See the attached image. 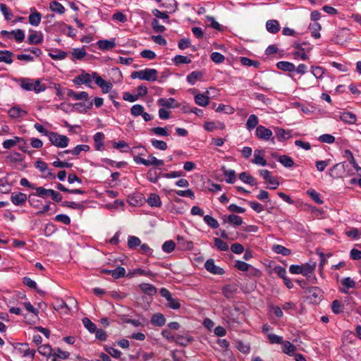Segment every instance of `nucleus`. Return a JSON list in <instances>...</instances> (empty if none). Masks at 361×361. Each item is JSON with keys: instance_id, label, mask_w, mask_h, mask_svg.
<instances>
[{"instance_id": "f257e3e1", "label": "nucleus", "mask_w": 361, "mask_h": 361, "mask_svg": "<svg viewBox=\"0 0 361 361\" xmlns=\"http://www.w3.org/2000/svg\"><path fill=\"white\" fill-rule=\"evenodd\" d=\"M158 72L154 68H146L138 71H134L130 77L133 79L139 78L140 80L147 81H155L157 79Z\"/></svg>"}, {"instance_id": "864d4df0", "label": "nucleus", "mask_w": 361, "mask_h": 361, "mask_svg": "<svg viewBox=\"0 0 361 361\" xmlns=\"http://www.w3.org/2000/svg\"><path fill=\"white\" fill-rule=\"evenodd\" d=\"M23 159V155L18 152H13L6 157V161L11 163L20 162Z\"/></svg>"}, {"instance_id": "cd10ccee", "label": "nucleus", "mask_w": 361, "mask_h": 361, "mask_svg": "<svg viewBox=\"0 0 361 361\" xmlns=\"http://www.w3.org/2000/svg\"><path fill=\"white\" fill-rule=\"evenodd\" d=\"M316 262H310L305 264L302 265V275L309 277L310 275L313 273L315 267H316Z\"/></svg>"}, {"instance_id": "b1692460", "label": "nucleus", "mask_w": 361, "mask_h": 361, "mask_svg": "<svg viewBox=\"0 0 361 361\" xmlns=\"http://www.w3.org/2000/svg\"><path fill=\"white\" fill-rule=\"evenodd\" d=\"M267 31L271 34H276L280 30V25L276 20H269L266 23Z\"/></svg>"}, {"instance_id": "9d476101", "label": "nucleus", "mask_w": 361, "mask_h": 361, "mask_svg": "<svg viewBox=\"0 0 361 361\" xmlns=\"http://www.w3.org/2000/svg\"><path fill=\"white\" fill-rule=\"evenodd\" d=\"M92 80H93L92 79V73L89 74V73L83 71L80 75L76 76L73 79V81L74 84H75L77 85L85 84L88 87H91L90 83L92 82Z\"/></svg>"}, {"instance_id": "412c9836", "label": "nucleus", "mask_w": 361, "mask_h": 361, "mask_svg": "<svg viewBox=\"0 0 361 361\" xmlns=\"http://www.w3.org/2000/svg\"><path fill=\"white\" fill-rule=\"evenodd\" d=\"M21 142H23L24 143H25L23 138L18 137V136H15L13 139L5 140L3 142L2 145L4 149H11V148L13 147L14 146L16 145L17 143H20Z\"/></svg>"}, {"instance_id": "e433bc0d", "label": "nucleus", "mask_w": 361, "mask_h": 361, "mask_svg": "<svg viewBox=\"0 0 361 361\" xmlns=\"http://www.w3.org/2000/svg\"><path fill=\"white\" fill-rule=\"evenodd\" d=\"M278 161L285 167L290 168L293 166L294 161L293 159L288 155H280L278 157Z\"/></svg>"}, {"instance_id": "f03ea898", "label": "nucleus", "mask_w": 361, "mask_h": 361, "mask_svg": "<svg viewBox=\"0 0 361 361\" xmlns=\"http://www.w3.org/2000/svg\"><path fill=\"white\" fill-rule=\"evenodd\" d=\"M48 137L51 143L57 147L64 148L69 143V138L67 136L55 132H51L48 134Z\"/></svg>"}, {"instance_id": "f3484780", "label": "nucleus", "mask_w": 361, "mask_h": 361, "mask_svg": "<svg viewBox=\"0 0 361 361\" xmlns=\"http://www.w3.org/2000/svg\"><path fill=\"white\" fill-rule=\"evenodd\" d=\"M43 41V35L41 32H33L29 35L27 42L29 44H39Z\"/></svg>"}, {"instance_id": "dca6fc26", "label": "nucleus", "mask_w": 361, "mask_h": 361, "mask_svg": "<svg viewBox=\"0 0 361 361\" xmlns=\"http://www.w3.org/2000/svg\"><path fill=\"white\" fill-rule=\"evenodd\" d=\"M341 284L343 288H340V291L343 293H348L349 288H355L356 283L355 281L351 279L350 277H345L341 280Z\"/></svg>"}, {"instance_id": "4be33fe9", "label": "nucleus", "mask_w": 361, "mask_h": 361, "mask_svg": "<svg viewBox=\"0 0 361 361\" xmlns=\"http://www.w3.org/2000/svg\"><path fill=\"white\" fill-rule=\"evenodd\" d=\"M49 8L52 12L60 15H62L66 12L65 7L57 1H51L49 3Z\"/></svg>"}, {"instance_id": "603ef678", "label": "nucleus", "mask_w": 361, "mask_h": 361, "mask_svg": "<svg viewBox=\"0 0 361 361\" xmlns=\"http://www.w3.org/2000/svg\"><path fill=\"white\" fill-rule=\"evenodd\" d=\"M240 62L242 65L245 66H254L255 68H258L259 66V62L257 61H253L249 58L242 56L240 58Z\"/></svg>"}, {"instance_id": "1a4fd4ad", "label": "nucleus", "mask_w": 361, "mask_h": 361, "mask_svg": "<svg viewBox=\"0 0 361 361\" xmlns=\"http://www.w3.org/2000/svg\"><path fill=\"white\" fill-rule=\"evenodd\" d=\"M27 200V195L20 192H13L11 195V201L16 206L25 205Z\"/></svg>"}, {"instance_id": "3c124183", "label": "nucleus", "mask_w": 361, "mask_h": 361, "mask_svg": "<svg viewBox=\"0 0 361 361\" xmlns=\"http://www.w3.org/2000/svg\"><path fill=\"white\" fill-rule=\"evenodd\" d=\"M38 352L41 355L47 357L52 356L53 350L49 345H42L38 348Z\"/></svg>"}, {"instance_id": "ea45409f", "label": "nucleus", "mask_w": 361, "mask_h": 361, "mask_svg": "<svg viewBox=\"0 0 361 361\" xmlns=\"http://www.w3.org/2000/svg\"><path fill=\"white\" fill-rule=\"evenodd\" d=\"M276 136L279 139V140H285L290 137V133L289 131H286L283 128H275Z\"/></svg>"}, {"instance_id": "ddd939ff", "label": "nucleus", "mask_w": 361, "mask_h": 361, "mask_svg": "<svg viewBox=\"0 0 361 361\" xmlns=\"http://www.w3.org/2000/svg\"><path fill=\"white\" fill-rule=\"evenodd\" d=\"M177 245L179 250H191L193 248V243L190 240L185 239L183 236H177Z\"/></svg>"}, {"instance_id": "69168bd1", "label": "nucleus", "mask_w": 361, "mask_h": 361, "mask_svg": "<svg viewBox=\"0 0 361 361\" xmlns=\"http://www.w3.org/2000/svg\"><path fill=\"white\" fill-rule=\"evenodd\" d=\"M214 245L221 251H227L228 250V244L219 238H214Z\"/></svg>"}, {"instance_id": "a211bd4d", "label": "nucleus", "mask_w": 361, "mask_h": 361, "mask_svg": "<svg viewBox=\"0 0 361 361\" xmlns=\"http://www.w3.org/2000/svg\"><path fill=\"white\" fill-rule=\"evenodd\" d=\"M293 47L298 49L297 51L294 52L293 54V57L295 59H300L302 60H307L308 59L307 54L305 52L304 49L302 48V46L301 44L299 43H295L293 44Z\"/></svg>"}, {"instance_id": "6e6552de", "label": "nucleus", "mask_w": 361, "mask_h": 361, "mask_svg": "<svg viewBox=\"0 0 361 361\" xmlns=\"http://www.w3.org/2000/svg\"><path fill=\"white\" fill-rule=\"evenodd\" d=\"M204 268L212 274L223 275L225 273L224 269L215 264L213 259H209L206 261Z\"/></svg>"}, {"instance_id": "7ed1b4c3", "label": "nucleus", "mask_w": 361, "mask_h": 361, "mask_svg": "<svg viewBox=\"0 0 361 361\" xmlns=\"http://www.w3.org/2000/svg\"><path fill=\"white\" fill-rule=\"evenodd\" d=\"M255 135L259 140L265 141L271 140L272 143H275L272 131L263 126H258L257 127Z\"/></svg>"}, {"instance_id": "473e14b6", "label": "nucleus", "mask_w": 361, "mask_h": 361, "mask_svg": "<svg viewBox=\"0 0 361 361\" xmlns=\"http://www.w3.org/2000/svg\"><path fill=\"white\" fill-rule=\"evenodd\" d=\"M166 322L164 316L161 313L154 314L151 319V323L157 326H162Z\"/></svg>"}, {"instance_id": "2eb2a0df", "label": "nucleus", "mask_w": 361, "mask_h": 361, "mask_svg": "<svg viewBox=\"0 0 361 361\" xmlns=\"http://www.w3.org/2000/svg\"><path fill=\"white\" fill-rule=\"evenodd\" d=\"M339 114V118L345 123L355 124L356 123L357 118L355 114H354L353 113L349 111H344L340 112Z\"/></svg>"}, {"instance_id": "6ab92c4d", "label": "nucleus", "mask_w": 361, "mask_h": 361, "mask_svg": "<svg viewBox=\"0 0 361 361\" xmlns=\"http://www.w3.org/2000/svg\"><path fill=\"white\" fill-rule=\"evenodd\" d=\"M159 106L166 107V108H175L178 106V104L174 98L170 97L168 99L160 98L157 100Z\"/></svg>"}, {"instance_id": "09e8293b", "label": "nucleus", "mask_w": 361, "mask_h": 361, "mask_svg": "<svg viewBox=\"0 0 361 361\" xmlns=\"http://www.w3.org/2000/svg\"><path fill=\"white\" fill-rule=\"evenodd\" d=\"M272 250L277 254L282 255L283 256H288L291 252L289 249L281 245H274L272 247Z\"/></svg>"}, {"instance_id": "774afa93", "label": "nucleus", "mask_w": 361, "mask_h": 361, "mask_svg": "<svg viewBox=\"0 0 361 361\" xmlns=\"http://www.w3.org/2000/svg\"><path fill=\"white\" fill-rule=\"evenodd\" d=\"M345 235L350 238L357 239L361 237V233L356 228H350L349 230L345 231Z\"/></svg>"}, {"instance_id": "aec40b11", "label": "nucleus", "mask_w": 361, "mask_h": 361, "mask_svg": "<svg viewBox=\"0 0 361 361\" xmlns=\"http://www.w3.org/2000/svg\"><path fill=\"white\" fill-rule=\"evenodd\" d=\"M237 291V287L233 284H228L222 287V293L228 299L233 298Z\"/></svg>"}, {"instance_id": "c85d7f7f", "label": "nucleus", "mask_w": 361, "mask_h": 361, "mask_svg": "<svg viewBox=\"0 0 361 361\" xmlns=\"http://www.w3.org/2000/svg\"><path fill=\"white\" fill-rule=\"evenodd\" d=\"M276 67L283 71L293 72L295 69V66L293 63L288 61H279L276 63Z\"/></svg>"}, {"instance_id": "0e129e2a", "label": "nucleus", "mask_w": 361, "mask_h": 361, "mask_svg": "<svg viewBox=\"0 0 361 361\" xmlns=\"http://www.w3.org/2000/svg\"><path fill=\"white\" fill-rule=\"evenodd\" d=\"M204 222L212 228H217L219 226L218 221L209 215L204 216Z\"/></svg>"}, {"instance_id": "8fccbe9b", "label": "nucleus", "mask_w": 361, "mask_h": 361, "mask_svg": "<svg viewBox=\"0 0 361 361\" xmlns=\"http://www.w3.org/2000/svg\"><path fill=\"white\" fill-rule=\"evenodd\" d=\"M23 284L30 287L32 289L36 290L39 293L44 294V291L38 290L37 287V283L35 281L31 279L30 277L25 276L23 279Z\"/></svg>"}, {"instance_id": "5fc2aeb1", "label": "nucleus", "mask_w": 361, "mask_h": 361, "mask_svg": "<svg viewBox=\"0 0 361 361\" xmlns=\"http://www.w3.org/2000/svg\"><path fill=\"white\" fill-rule=\"evenodd\" d=\"M71 54L74 59L80 60L86 56L87 52L85 51V49L83 47L82 48H75L73 50V51L71 52Z\"/></svg>"}, {"instance_id": "0eeeda50", "label": "nucleus", "mask_w": 361, "mask_h": 361, "mask_svg": "<svg viewBox=\"0 0 361 361\" xmlns=\"http://www.w3.org/2000/svg\"><path fill=\"white\" fill-rule=\"evenodd\" d=\"M346 168H349V164L346 162L336 164L329 169V175L334 178L341 177L343 176L342 171H345Z\"/></svg>"}, {"instance_id": "bf43d9fd", "label": "nucleus", "mask_w": 361, "mask_h": 361, "mask_svg": "<svg viewBox=\"0 0 361 361\" xmlns=\"http://www.w3.org/2000/svg\"><path fill=\"white\" fill-rule=\"evenodd\" d=\"M307 193L317 204H322L324 202L321 198L320 194L313 189L308 190Z\"/></svg>"}, {"instance_id": "7c9ffc66", "label": "nucleus", "mask_w": 361, "mask_h": 361, "mask_svg": "<svg viewBox=\"0 0 361 361\" xmlns=\"http://www.w3.org/2000/svg\"><path fill=\"white\" fill-rule=\"evenodd\" d=\"M94 141V147L97 150L100 151L104 145L103 141L104 140V134L102 132H97L93 136Z\"/></svg>"}, {"instance_id": "79ce46f5", "label": "nucleus", "mask_w": 361, "mask_h": 361, "mask_svg": "<svg viewBox=\"0 0 361 361\" xmlns=\"http://www.w3.org/2000/svg\"><path fill=\"white\" fill-rule=\"evenodd\" d=\"M20 350L25 357H34L35 354V350L34 349H30L27 343L20 344Z\"/></svg>"}, {"instance_id": "37998d69", "label": "nucleus", "mask_w": 361, "mask_h": 361, "mask_svg": "<svg viewBox=\"0 0 361 361\" xmlns=\"http://www.w3.org/2000/svg\"><path fill=\"white\" fill-rule=\"evenodd\" d=\"M202 77V73L200 71H192L187 76V81L190 85H194L196 81Z\"/></svg>"}, {"instance_id": "a878e982", "label": "nucleus", "mask_w": 361, "mask_h": 361, "mask_svg": "<svg viewBox=\"0 0 361 361\" xmlns=\"http://www.w3.org/2000/svg\"><path fill=\"white\" fill-rule=\"evenodd\" d=\"M140 289L148 295H154L157 293V288L154 286L149 283H141L139 285Z\"/></svg>"}, {"instance_id": "680f3d73", "label": "nucleus", "mask_w": 361, "mask_h": 361, "mask_svg": "<svg viewBox=\"0 0 361 361\" xmlns=\"http://www.w3.org/2000/svg\"><path fill=\"white\" fill-rule=\"evenodd\" d=\"M0 11L6 20H10L13 17V13L5 4H0Z\"/></svg>"}, {"instance_id": "20e7f679", "label": "nucleus", "mask_w": 361, "mask_h": 361, "mask_svg": "<svg viewBox=\"0 0 361 361\" xmlns=\"http://www.w3.org/2000/svg\"><path fill=\"white\" fill-rule=\"evenodd\" d=\"M259 175L266 180L267 183L270 184L267 186V189L276 190L279 185V181L277 178L271 176V172L267 169H262L259 171Z\"/></svg>"}, {"instance_id": "c9c22d12", "label": "nucleus", "mask_w": 361, "mask_h": 361, "mask_svg": "<svg viewBox=\"0 0 361 361\" xmlns=\"http://www.w3.org/2000/svg\"><path fill=\"white\" fill-rule=\"evenodd\" d=\"M209 98L204 94H197L195 96V103L201 106H206L209 104Z\"/></svg>"}, {"instance_id": "a18cd8bd", "label": "nucleus", "mask_w": 361, "mask_h": 361, "mask_svg": "<svg viewBox=\"0 0 361 361\" xmlns=\"http://www.w3.org/2000/svg\"><path fill=\"white\" fill-rule=\"evenodd\" d=\"M141 240L138 237L130 235L128 238V246L130 249H135L137 246H140Z\"/></svg>"}, {"instance_id": "2f4dec72", "label": "nucleus", "mask_w": 361, "mask_h": 361, "mask_svg": "<svg viewBox=\"0 0 361 361\" xmlns=\"http://www.w3.org/2000/svg\"><path fill=\"white\" fill-rule=\"evenodd\" d=\"M8 114L10 117L13 118H17L25 115L27 112L20 109L19 106H13L8 110Z\"/></svg>"}, {"instance_id": "49530a36", "label": "nucleus", "mask_w": 361, "mask_h": 361, "mask_svg": "<svg viewBox=\"0 0 361 361\" xmlns=\"http://www.w3.org/2000/svg\"><path fill=\"white\" fill-rule=\"evenodd\" d=\"M0 54H3V56H0V62H5L6 63L11 64L13 62L11 56H13V53L10 51H1L0 50Z\"/></svg>"}, {"instance_id": "052dcab7", "label": "nucleus", "mask_w": 361, "mask_h": 361, "mask_svg": "<svg viewBox=\"0 0 361 361\" xmlns=\"http://www.w3.org/2000/svg\"><path fill=\"white\" fill-rule=\"evenodd\" d=\"M295 350V347L289 341H285L283 343L282 351L288 355H290Z\"/></svg>"}, {"instance_id": "338daca9", "label": "nucleus", "mask_w": 361, "mask_h": 361, "mask_svg": "<svg viewBox=\"0 0 361 361\" xmlns=\"http://www.w3.org/2000/svg\"><path fill=\"white\" fill-rule=\"evenodd\" d=\"M126 275V269L122 267H118L112 269V277L115 279L123 277Z\"/></svg>"}, {"instance_id": "4c0bfd02", "label": "nucleus", "mask_w": 361, "mask_h": 361, "mask_svg": "<svg viewBox=\"0 0 361 361\" xmlns=\"http://www.w3.org/2000/svg\"><path fill=\"white\" fill-rule=\"evenodd\" d=\"M220 361H235V357L232 351L229 349L222 350L219 355Z\"/></svg>"}, {"instance_id": "58836bf2", "label": "nucleus", "mask_w": 361, "mask_h": 361, "mask_svg": "<svg viewBox=\"0 0 361 361\" xmlns=\"http://www.w3.org/2000/svg\"><path fill=\"white\" fill-rule=\"evenodd\" d=\"M259 120L256 115L252 114L249 116L247 122H246V128L247 130H251L255 128H257L258 126Z\"/></svg>"}, {"instance_id": "9b49d317", "label": "nucleus", "mask_w": 361, "mask_h": 361, "mask_svg": "<svg viewBox=\"0 0 361 361\" xmlns=\"http://www.w3.org/2000/svg\"><path fill=\"white\" fill-rule=\"evenodd\" d=\"M42 15L35 7L30 8V14L28 17L29 23L32 26H38L40 24Z\"/></svg>"}, {"instance_id": "c756f323", "label": "nucleus", "mask_w": 361, "mask_h": 361, "mask_svg": "<svg viewBox=\"0 0 361 361\" xmlns=\"http://www.w3.org/2000/svg\"><path fill=\"white\" fill-rule=\"evenodd\" d=\"M147 202L151 207H160L162 204L160 197L155 193H151L149 195L147 200Z\"/></svg>"}, {"instance_id": "f704fd0d", "label": "nucleus", "mask_w": 361, "mask_h": 361, "mask_svg": "<svg viewBox=\"0 0 361 361\" xmlns=\"http://www.w3.org/2000/svg\"><path fill=\"white\" fill-rule=\"evenodd\" d=\"M67 94L75 100H87L89 97L86 92H75L72 90H69Z\"/></svg>"}, {"instance_id": "4468645a", "label": "nucleus", "mask_w": 361, "mask_h": 361, "mask_svg": "<svg viewBox=\"0 0 361 361\" xmlns=\"http://www.w3.org/2000/svg\"><path fill=\"white\" fill-rule=\"evenodd\" d=\"M264 151L256 149L254 152V159L252 163L257 165L264 166L267 164V161L264 158Z\"/></svg>"}, {"instance_id": "6e6d98bb", "label": "nucleus", "mask_w": 361, "mask_h": 361, "mask_svg": "<svg viewBox=\"0 0 361 361\" xmlns=\"http://www.w3.org/2000/svg\"><path fill=\"white\" fill-rule=\"evenodd\" d=\"M159 178V174L154 169H149L147 173V179L153 183H156Z\"/></svg>"}, {"instance_id": "5701e85b", "label": "nucleus", "mask_w": 361, "mask_h": 361, "mask_svg": "<svg viewBox=\"0 0 361 361\" xmlns=\"http://www.w3.org/2000/svg\"><path fill=\"white\" fill-rule=\"evenodd\" d=\"M97 45L100 49L110 50L115 47L116 43L114 39L111 40L102 39L97 42Z\"/></svg>"}, {"instance_id": "4d7b16f0", "label": "nucleus", "mask_w": 361, "mask_h": 361, "mask_svg": "<svg viewBox=\"0 0 361 361\" xmlns=\"http://www.w3.org/2000/svg\"><path fill=\"white\" fill-rule=\"evenodd\" d=\"M33 80L30 78H23L20 80V86L23 89L27 91L33 90Z\"/></svg>"}, {"instance_id": "72a5a7b5", "label": "nucleus", "mask_w": 361, "mask_h": 361, "mask_svg": "<svg viewBox=\"0 0 361 361\" xmlns=\"http://www.w3.org/2000/svg\"><path fill=\"white\" fill-rule=\"evenodd\" d=\"M239 178L243 182L247 183L252 186L257 185L256 179L246 172L240 173L239 174Z\"/></svg>"}, {"instance_id": "e2e57ef3", "label": "nucleus", "mask_w": 361, "mask_h": 361, "mask_svg": "<svg viewBox=\"0 0 361 361\" xmlns=\"http://www.w3.org/2000/svg\"><path fill=\"white\" fill-rule=\"evenodd\" d=\"M176 244L173 240H167L162 245V250L166 253H171L174 250Z\"/></svg>"}, {"instance_id": "de8ad7c7", "label": "nucleus", "mask_w": 361, "mask_h": 361, "mask_svg": "<svg viewBox=\"0 0 361 361\" xmlns=\"http://www.w3.org/2000/svg\"><path fill=\"white\" fill-rule=\"evenodd\" d=\"M343 309L344 305L341 304L338 300H335L331 302V310L334 314H338L343 312Z\"/></svg>"}, {"instance_id": "c03bdc74", "label": "nucleus", "mask_w": 361, "mask_h": 361, "mask_svg": "<svg viewBox=\"0 0 361 361\" xmlns=\"http://www.w3.org/2000/svg\"><path fill=\"white\" fill-rule=\"evenodd\" d=\"M225 222L231 224L235 226H240L243 224V219L240 216L235 214H230L227 216V220Z\"/></svg>"}, {"instance_id": "393cba45", "label": "nucleus", "mask_w": 361, "mask_h": 361, "mask_svg": "<svg viewBox=\"0 0 361 361\" xmlns=\"http://www.w3.org/2000/svg\"><path fill=\"white\" fill-rule=\"evenodd\" d=\"M193 341V338L190 335H176L174 341L182 346H186L188 343Z\"/></svg>"}, {"instance_id": "f8f14e48", "label": "nucleus", "mask_w": 361, "mask_h": 361, "mask_svg": "<svg viewBox=\"0 0 361 361\" xmlns=\"http://www.w3.org/2000/svg\"><path fill=\"white\" fill-rule=\"evenodd\" d=\"M163 191L164 193L167 195H171L173 192H176L178 195L180 197H189L192 200L195 199V193L193 191L190 189H188L186 190H168V189H163Z\"/></svg>"}, {"instance_id": "bb28decb", "label": "nucleus", "mask_w": 361, "mask_h": 361, "mask_svg": "<svg viewBox=\"0 0 361 361\" xmlns=\"http://www.w3.org/2000/svg\"><path fill=\"white\" fill-rule=\"evenodd\" d=\"M221 171L225 177H226V181L228 183H233L235 180V172L232 169H227L225 166H222Z\"/></svg>"}, {"instance_id": "39448f33", "label": "nucleus", "mask_w": 361, "mask_h": 361, "mask_svg": "<svg viewBox=\"0 0 361 361\" xmlns=\"http://www.w3.org/2000/svg\"><path fill=\"white\" fill-rule=\"evenodd\" d=\"M92 79L95 83L102 89L103 93H107L111 91L113 87L111 82L104 80L97 72H92Z\"/></svg>"}, {"instance_id": "a19ab883", "label": "nucleus", "mask_w": 361, "mask_h": 361, "mask_svg": "<svg viewBox=\"0 0 361 361\" xmlns=\"http://www.w3.org/2000/svg\"><path fill=\"white\" fill-rule=\"evenodd\" d=\"M321 25L317 22H314L310 25L312 36L315 39H319L321 37L319 30H321Z\"/></svg>"}, {"instance_id": "423d86ee", "label": "nucleus", "mask_w": 361, "mask_h": 361, "mask_svg": "<svg viewBox=\"0 0 361 361\" xmlns=\"http://www.w3.org/2000/svg\"><path fill=\"white\" fill-rule=\"evenodd\" d=\"M307 294V298L310 300L312 303H317L319 302L322 297V291L318 287H309L305 291Z\"/></svg>"}, {"instance_id": "13d9d810", "label": "nucleus", "mask_w": 361, "mask_h": 361, "mask_svg": "<svg viewBox=\"0 0 361 361\" xmlns=\"http://www.w3.org/2000/svg\"><path fill=\"white\" fill-rule=\"evenodd\" d=\"M82 324L90 333H94L96 331L97 326L90 319L85 317L82 319Z\"/></svg>"}]
</instances>
